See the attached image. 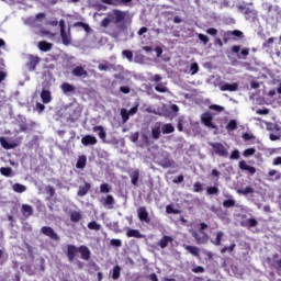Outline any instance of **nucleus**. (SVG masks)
I'll return each mask as SVG.
<instances>
[{
	"instance_id": "obj_2",
	"label": "nucleus",
	"mask_w": 281,
	"mask_h": 281,
	"mask_svg": "<svg viewBox=\"0 0 281 281\" xmlns=\"http://www.w3.org/2000/svg\"><path fill=\"white\" fill-rule=\"evenodd\" d=\"M125 20H126V12L120 9H114L111 12H108V16L101 21V27H109L110 23H114L115 25H119V23H122Z\"/></svg>"
},
{
	"instance_id": "obj_17",
	"label": "nucleus",
	"mask_w": 281,
	"mask_h": 281,
	"mask_svg": "<svg viewBox=\"0 0 281 281\" xmlns=\"http://www.w3.org/2000/svg\"><path fill=\"white\" fill-rule=\"evenodd\" d=\"M89 190H91V183L85 182L83 186L79 187L77 194L78 196H87V194L89 193Z\"/></svg>"
},
{
	"instance_id": "obj_9",
	"label": "nucleus",
	"mask_w": 281,
	"mask_h": 281,
	"mask_svg": "<svg viewBox=\"0 0 281 281\" xmlns=\"http://www.w3.org/2000/svg\"><path fill=\"white\" fill-rule=\"evenodd\" d=\"M100 203L106 210H113V206L115 205V198H113V195H111V194H108L106 196H102L100 199Z\"/></svg>"
},
{
	"instance_id": "obj_60",
	"label": "nucleus",
	"mask_w": 281,
	"mask_h": 281,
	"mask_svg": "<svg viewBox=\"0 0 281 281\" xmlns=\"http://www.w3.org/2000/svg\"><path fill=\"white\" fill-rule=\"evenodd\" d=\"M110 245L112 247H122V240L121 239H111Z\"/></svg>"
},
{
	"instance_id": "obj_3",
	"label": "nucleus",
	"mask_w": 281,
	"mask_h": 281,
	"mask_svg": "<svg viewBox=\"0 0 281 281\" xmlns=\"http://www.w3.org/2000/svg\"><path fill=\"white\" fill-rule=\"evenodd\" d=\"M207 224L202 222L199 224L198 231H190L192 238H194L196 245H207L210 243V235L205 232Z\"/></svg>"
},
{
	"instance_id": "obj_29",
	"label": "nucleus",
	"mask_w": 281,
	"mask_h": 281,
	"mask_svg": "<svg viewBox=\"0 0 281 281\" xmlns=\"http://www.w3.org/2000/svg\"><path fill=\"white\" fill-rule=\"evenodd\" d=\"M71 223H80L82 221V214L78 211H74L70 213Z\"/></svg>"
},
{
	"instance_id": "obj_36",
	"label": "nucleus",
	"mask_w": 281,
	"mask_h": 281,
	"mask_svg": "<svg viewBox=\"0 0 281 281\" xmlns=\"http://www.w3.org/2000/svg\"><path fill=\"white\" fill-rule=\"evenodd\" d=\"M237 194H243L244 196H247V194H254V188L246 187L245 189H238Z\"/></svg>"
},
{
	"instance_id": "obj_18",
	"label": "nucleus",
	"mask_w": 281,
	"mask_h": 281,
	"mask_svg": "<svg viewBox=\"0 0 281 281\" xmlns=\"http://www.w3.org/2000/svg\"><path fill=\"white\" fill-rule=\"evenodd\" d=\"M22 214L25 218H30L34 214V209L30 204H22Z\"/></svg>"
},
{
	"instance_id": "obj_43",
	"label": "nucleus",
	"mask_w": 281,
	"mask_h": 281,
	"mask_svg": "<svg viewBox=\"0 0 281 281\" xmlns=\"http://www.w3.org/2000/svg\"><path fill=\"white\" fill-rule=\"evenodd\" d=\"M0 173L3 177H11L12 176V169L10 167H2V168H0Z\"/></svg>"
},
{
	"instance_id": "obj_22",
	"label": "nucleus",
	"mask_w": 281,
	"mask_h": 281,
	"mask_svg": "<svg viewBox=\"0 0 281 281\" xmlns=\"http://www.w3.org/2000/svg\"><path fill=\"white\" fill-rule=\"evenodd\" d=\"M239 168H240V170H246L247 172H249L251 175H256V167H251V166L247 165V161H245V160L239 161Z\"/></svg>"
},
{
	"instance_id": "obj_33",
	"label": "nucleus",
	"mask_w": 281,
	"mask_h": 281,
	"mask_svg": "<svg viewBox=\"0 0 281 281\" xmlns=\"http://www.w3.org/2000/svg\"><path fill=\"white\" fill-rule=\"evenodd\" d=\"M151 137L153 139H159L161 137V126H155L151 128Z\"/></svg>"
},
{
	"instance_id": "obj_46",
	"label": "nucleus",
	"mask_w": 281,
	"mask_h": 281,
	"mask_svg": "<svg viewBox=\"0 0 281 281\" xmlns=\"http://www.w3.org/2000/svg\"><path fill=\"white\" fill-rule=\"evenodd\" d=\"M109 69H115V66L112 64H100L99 65V70L100 71H109Z\"/></svg>"
},
{
	"instance_id": "obj_10",
	"label": "nucleus",
	"mask_w": 281,
	"mask_h": 281,
	"mask_svg": "<svg viewBox=\"0 0 281 281\" xmlns=\"http://www.w3.org/2000/svg\"><path fill=\"white\" fill-rule=\"evenodd\" d=\"M214 117H212V114L210 112H205L201 115V122L206 126L207 128H217V126L212 122Z\"/></svg>"
},
{
	"instance_id": "obj_26",
	"label": "nucleus",
	"mask_w": 281,
	"mask_h": 281,
	"mask_svg": "<svg viewBox=\"0 0 281 281\" xmlns=\"http://www.w3.org/2000/svg\"><path fill=\"white\" fill-rule=\"evenodd\" d=\"M183 248L191 254V256H194L195 258H199V247L196 246H190V245H183Z\"/></svg>"
},
{
	"instance_id": "obj_19",
	"label": "nucleus",
	"mask_w": 281,
	"mask_h": 281,
	"mask_svg": "<svg viewBox=\"0 0 281 281\" xmlns=\"http://www.w3.org/2000/svg\"><path fill=\"white\" fill-rule=\"evenodd\" d=\"M127 238H144V235L139 229L128 228L126 232Z\"/></svg>"
},
{
	"instance_id": "obj_53",
	"label": "nucleus",
	"mask_w": 281,
	"mask_h": 281,
	"mask_svg": "<svg viewBox=\"0 0 281 281\" xmlns=\"http://www.w3.org/2000/svg\"><path fill=\"white\" fill-rule=\"evenodd\" d=\"M177 122V130L179 133H183V116L178 117Z\"/></svg>"
},
{
	"instance_id": "obj_63",
	"label": "nucleus",
	"mask_w": 281,
	"mask_h": 281,
	"mask_svg": "<svg viewBox=\"0 0 281 281\" xmlns=\"http://www.w3.org/2000/svg\"><path fill=\"white\" fill-rule=\"evenodd\" d=\"M206 34H210V36H216V34H218V30L214 27L207 29Z\"/></svg>"
},
{
	"instance_id": "obj_20",
	"label": "nucleus",
	"mask_w": 281,
	"mask_h": 281,
	"mask_svg": "<svg viewBox=\"0 0 281 281\" xmlns=\"http://www.w3.org/2000/svg\"><path fill=\"white\" fill-rule=\"evenodd\" d=\"M220 89L222 91H238V85L236 82H234V83H222L220 86Z\"/></svg>"
},
{
	"instance_id": "obj_50",
	"label": "nucleus",
	"mask_w": 281,
	"mask_h": 281,
	"mask_svg": "<svg viewBox=\"0 0 281 281\" xmlns=\"http://www.w3.org/2000/svg\"><path fill=\"white\" fill-rule=\"evenodd\" d=\"M252 155H256V148H247L244 150L243 156L244 157H252Z\"/></svg>"
},
{
	"instance_id": "obj_15",
	"label": "nucleus",
	"mask_w": 281,
	"mask_h": 281,
	"mask_svg": "<svg viewBox=\"0 0 281 281\" xmlns=\"http://www.w3.org/2000/svg\"><path fill=\"white\" fill-rule=\"evenodd\" d=\"M224 237H225V233L223 231H218L216 233L215 238L211 239L212 245H214L215 247H221Z\"/></svg>"
},
{
	"instance_id": "obj_23",
	"label": "nucleus",
	"mask_w": 281,
	"mask_h": 281,
	"mask_svg": "<svg viewBox=\"0 0 281 281\" xmlns=\"http://www.w3.org/2000/svg\"><path fill=\"white\" fill-rule=\"evenodd\" d=\"M93 133H98V136L100 139H106V132L104 131V127L101 125H97L92 128Z\"/></svg>"
},
{
	"instance_id": "obj_5",
	"label": "nucleus",
	"mask_w": 281,
	"mask_h": 281,
	"mask_svg": "<svg viewBox=\"0 0 281 281\" xmlns=\"http://www.w3.org/2000/svg\"><path fill=\"white\" fill-rule=\"evenodd\" d=\"M136 212L138 221H140V223H146V225H150V215L148 214V209H146V206H139Z\"/></svg>"
},
{
	"instance_id": "obj_12",
	"label": "nucleus",
	"mask_w": 281,
	"mask_h": 281,
	"mask_svg": "<svg viewBox=\"0 0 281 281\" xmlns=\"http://www.w3.org/2000/svg\"><path fill=\"white\" fill-rule=\"evenodd\" d=\"M72 76H75V78H87L89 72L85 69V67L77 66L72 69Z\"/></svg>"
},
{
	"instance_id": "obj_45",
	"label": "nucleus",
	"mask_w": 281,
	"mask_h": 281,
	"mask_svg": "<svg viewBox=\"0 0 281 281\" xmlns=\"http://www.w3.org/2000/svg\"><path fill=\"white\" fill-rule=\"evenodd\" d=\"M229 41H234V37L232 35V31H226L223 35V42L227 44Z\"/></svg>"
},
{
	"instance_id": "obj_6",
	"label": "nucleus",
	"mask_w": 281,
	"mask_h": 281,
	"mask_svg": "<svg viewBox=\"0 0 281 281\" xmlns=\"http://www.w3.org/2000/svg\"><path fill=\"white\" fill-rule=\"evenodd\" d=\"M60 36L64 45H71V33L65 31V20L59 21Z\"/></svg>"
},
{
	"instance_id": "obj_55",
	"label": "nucleus",
	"mask_w": 281,
	"mask_h": 281,
	"mask_svg": "<svg viewBox=\"0 0 281 281\" xmlns=\"http://www.w3.org/2000/svg\"><path fill=\"white\" fill-rule=\"evenodd\" d=\"M199 41H201L203 43V45H207V43H210V37H207V35L205 34H199L198 35Z\"/></svg>"
},
{
	"instance_id": "obj_61",
	"label": "nucleus",
	"mask_w": 281,
	"mask_h": 281,
	"mask_svg": "<svg viewBox=\"0 0 281 281\" xmlns=\"http://www.w3.org/2000/svg\"><path fill=\"white\" fill-rule=\"evenodd\" d=\"M160 166L162 168H171L172 167V161H170V159H166L162 162H160Z\"/></svg>"
},
{
	"instance_id": "obj_54",
	"label": "nucleus",
	"mask_w": 281,
	"mask_h": 281,
	"mask_svg": "<svg viewBox=\"0 0 281 281\" xmlns=\"http://www.w3.org/2000/svg\"><path fill=\"white\" fill-rule=\"evenodd\" d=\"M46 194H48V196L52 199L53 196L56 195V189H54V187H52V186H47Z\"/></svg>"
},
{
	"instance_id": "obj_59",
	"label": "nucleus",
	"mask_w": 281,
	"mask_h": 281,
	"mask_svg": "<svg viewBox=\"0 0 281 281\" xmlns=\"http://www.w3.org/2000/svg\"><path fill=\"white\" fill-rule=\"evenodd\" d=\"M193 273H205V268L203 266H198L192 268Z\"/></svg>"
},
{
	"instance_id": "obj_31",
	"label": "nucleus",
	"mask_w": 281,
	"mask_h": 281,
	"mask_svg": "<svg viewBox=\"0 0 281 281\" xmlns=\"http://www.w3.org/2000/svg\"><path fill=\"white\" fill-rule=\"evenodd\" d=\"M130 178L132 179V184L137 186L139 181V170L136 169L132 173H130Z\"/></svg>"
},
{
	"instance_id": "obj_56",
	"label": "nucleus",
	"mask_w": 281,
	"mask_h": 281,
	"mask_svg": "<svg viewBox=\"0 0 281 281\" xmlns=\"http://www.w3.org/2000/svg\"><path fill=\"white\" fill-rule=\"evenodd\" d=\"M75 27H83V30H85L86 32H89V30H91V29L89 27V24H87V23H85V22H76V23H75Z\"/></svg>"
},
{
	"instance_id": "obj_64",
	"label": "nucleus",
	"mask_w": 281,
	"mask_h": 281,
	"mask_svg": "<svg viewBox=\"0 0 281 281\" xmlns=\"http://www.w3.org/2000/svg\"><path fill=\"white\" fill-rule=\"evenodd\" d=\"M120 91H121V93L128 94V93H131V88L128 86H121Z\"/></svg>"
},
{
	"instance_id": "obj_21",
	"label": "nucleus",
	"mask_w": 281,
	"mask_h": 281,
	"mask_svg": "<svg viewBox=\"0 0 281 281\" xmlns=\"http://www.w3.org/2000/svg\"><path fill=\"white\" fill-rule=\"evenodd\" d=\"M41 99L43 104H49L52 102V92L49 90H42Z\"/></svg>"
},
{
	"instance_id": "obj_32",
	"label": "nucleus",
	"mask_w": 281,
	"mask_h": 281,
	"mask_svg": "<svg viewBox=\"0 0 281 281\" xmlns=\"http://www.w3.org/2000/svg\"><path fill=\"white\" fill-rule=\"evenodd\" d=\"M161 131L164 135H170L175 131V126L171 123H167L162 125Z\"/></svg>"
},
{
	"instance_id": "obj_57",
	"label": "nucleus",
	"mask_w": 281,
	"mask_h": 281,
	"mask_svg": "<svg viewBox=\"0 0 281 281\" xmlns=\"http://www.w3.org/2000/svg\"><path fill=\"white\" fill-rule=\"evenodd\" d=\"M193 192H203V184L201 182H195L193 184Z\"/></svg>"
},
{
	"instance_id": "obj_13",
	"label": "nucleus",
	"mask_w": 281,
	"mask_h": 281,
	"mask_svg": "<svg viewBox=\"0 0 281 281\" xmlns=\"http://www.w3.org/2000/svg\"><path fill=\"white\" fill-rule=\"evenodd\" d=\"M81 144L83 146H95V144H98V138L92 135H86L81 138Z\"/></svg>"
},
{
	"instance_id": "obj_44",
	"label": "nucleus",
	"mask_w": 281,
	"mask_h": 281,
	"mask_svg": "<svg viewBox=\"0 0 281 281\" xmlns=\"http://www.w3.org/2000/svg\"><path fill=\"white\" fill-rule=\"evenodd\" d=\"M231 34H232L233 38H239V40L245 38V34L239 30L231 31Z\"/></svg>"
},
{
	"instance_id": "obj_42",
	"label": "nucleus",
	"mask_w": 281,
	"mask_h": 281,
	"mask_svg": "<svg viewBox=\"0 0 281 281\" xmlns=\"http://www.w3.org/2000/svg\"><path fill=\"white\" fill-rule=\"evenodd\" d=\"M210 212L216 214V216H221L223 214V209L221 206L212 205Z\"/></svg>"
},
{
	"instance_id": "obj_49",
	"label": "nucleus",
	"mask_w": 281,
	"mask_h": 281,
	"mask_svg": "<svg viewBox=\"0 0 281 281\" xmlns=\"http://www.w3.org/2000/svg\"><path fill=\"white\" fill-rule=\"evenodd\" d=\"M122 56L127 58V60H130V63H133V50L125 49L122 52Z\"/></svg>"
},
{
	"instance_id": "obj_16",
	"label": "nucleus",
	"mask_w": 281,
	"mask_h": 281,
	"mask_svg": "<svg viewBox=\"0 0 281 281\" xmlns=\"http://www.w3.org/2000/svg\"><path fill=\"white\" fill-rule=\"evenodd\" d=\"M169 243H175V238H172L171 236L165 235L159 241H158V246L160 249H166V247H168Z\"/></svg>"
},
{
	"instance_id": "obj_30",
	"label": "nucleus",
	"mask_w": 281,
	"mask_h": 281,
	"mask_svg": "<svg viewBox=\"0 0 281 281\" xmlns=\"http://www.w3.org/2000/svg\"><path fill=\"white\" fill-rule=\"evenodd\" d=\"M12 190L16 192L18 194H23L27 190V187L21 184V183H14L12 186Z\"/></svg>"
},
{
	"instance_id": "obj_48",
	"label": "nucleus",
	"mask_w": 281,
	"mask_h": 281,
	"mask_svg": "<svg viewBox=\"0 0 281 281\" xmlns=\"http://www.w3.org/2000/svg\"><path fill=\"white\" fill-rule=\"evenodd\" d=\"M236 205V200H225L223 202V207L229 209V207H234Z\"/></svg>"
},
{
	"instance_id": "obj_24",
	"label": "nucleus",
	"mask_w": 281,
	"mask_h": 281,
	"mask_svg": "<svg viewBox=\"0 0 281 281\" xmlns=\"http://www.w3.org/2000/svg\"><path fill=\"white\" fill-rule=\"evenodd\" d=\"M133 0H101L105 5H121V3H131Z\"/></svg>"
},
{
	"instance_id": "obj_7",
	"label": "nucleus",
	"mask_w": 281,
	"mask_h": 281,
	"mask_svg": "<svg viewBox=\"0 0 281 281\" xmlns=\"http://www.w3.org/2000/svg\"><path fill=\"white\" fill-rule=\"evenodd\" d=\"M232 53L237 55L239 60H247V56H249V48H243L240 52V45L232 46Z\"/></svg>"
},
{
	"instance_id": "obj_4",
	"label": "nucleus",
	"mask_w": 281,
	"mask_h": 281,
	"mask_svg": "<svg viewBox=\"0 0 281 281\" xmlns=\"http://www.w3.org/2000/svg\"><path fill=\"white\" fill-rule=\"evenodd\" d=\"M210 146L213 148L215 155H218V157L229 156V151H227V148L222 143H211Z\"/></svg>"
},
{
	"instance_id": "obj_38",
	"label": "nucleus",
	"mask_w": 281,
	"mask_h": 281,
	"mask_svg": "<svg viewBox=\"0 0 281 281\" xmlns=\"http://www.w3.org/2000/svg\"><path fill=\"white\" fill-rule=\"evenodd\" d=\"M155 91H157L158 93H168V87H166V83L160 82L155 86Z\"/></svg>"
},
{
	"instance_id": "obj_25",
	"label": "nucleus",
	"mask_w": 281,
	"mask_h": 281,
	"mask_svg": "<svg viewBox=\"0 0 281 281\" xmlns=\"http://www.w3.org/2000/svg\"><path fill=\"white\" fill-rule=\"evenodd\" d=\"M60 89H61L63 93H74V91H76V87H74V85H71L69 82H64L60 86Z\"/></svg>"
},
{
	"instance_id": "obj_62",
	"label": "nucleus",
	"mask_w": 281,
	"mask_h": 281,
	"mask_svg": "<svg viewBox=\"0 0 281 281\" xmlns=\"http://www.w3.org/2000/svg\"><path fill=\"white\" fill-rule=\"evenodd\" d=\"M231 159H240V151H238L237 149L233 150V153L231 154Z\"/></svg>"
},
{
	"instance_id": "obj_35",
	"label": "nucleus",
	"mask_w": 281,
	"mask_h": 281,
	"mask_svg": "<svg viewBox=\"0 0 281 281\" xmlns=\"http://www.w3.org/2000/svg\"><path fill=\"white\" fill-rule=\"evenodd\" d=\"M88 229H92L93 232H100L102 229V225L98 224V222L92 221L88 223Z\"/></svg>"
},
{
	"instance_id": "obj_47",
	"label": "nucleus",
	"mask_w": 281,
	"mask_h": 281,
	"mask_svg": "<svg viewBox=\"0 0 281 281\" xmlns=\"http://www.w3.org/2000/svg\"><path fill=\"white\" fill-rule=\"evenodd\" d=\"M258 226V220L256 218H248L246 221V227L251 228V227H257Z\"/></svg>"
},
{
	"instance_id": "obj_40",
	"label": "nucleus",
	"mask_w": 281,
	"mask_h": 281,
	"mask_svg": "<svg viewBox=\"0 0 281 281\" xmlns=\"http://www.w3.org/2000/svg\"><path fill=\"white\" fill-rule=\"evenodd\" d=\"M238 128V122L236 120H231L226 125V131H236Z\"/></svg>"
},
{
	"instance_id": "obj_27",
	"label": "nucleus",
	"mask_w": 281,
	"mask_h": 281,
	"mask_svg": "<svg viewBox=\"0 0 281 281\" xmlns=\"http://www.w3.org/2000/svg\"><path fill=\"white\" fill-rule=\"evenodd\" d=\"M86 166H87V156L85 155L79 156L76 164V168H78L79 170H82L83 168H86Z\"/></svg>"
},
{
	"instance_id": "obj_39",
	"label": "nucleus",
	"mask_w": 281,
	"mask_h": 281,
	"mask_svg": "<svg viewBox=\"0 0 281 281\" xmlns=\"http://www.w3.org/2000/svg\"><path fill=\"white\" fill-rule=\"evenodd\" d=\"M111 190H112L111 184H109V183H101L100 184L101 194H109V192H111Z\"/></svg>"
},
{
	"instance_id": "obj_58",
	"label": "nucleus",
	"mask_w": 281,
	"mask_h": 281,
	"mask_svg": "<svg viewBox=\"0 0 281 281\" xmlns=\"http://www.w3.org/2000/svg\"><path fill=\"white\" fill-rule=\"evenodd\" d=\"M35 111H37V113H43V111H45V104L41 103V102H37L35 104Z\"/></svg>"
},
{
	"instance_id": "obj_8",
	"label": "nucleus",
	"mask_w": 281,
	"mask_h": 281,
	"mask_svg": "<svg viewBox=\"0 0 281 281\" xmlns=\"http://www.w3.org/2000/svg\"><path fill=\"white\" fill-rule=\"evenodd\" d=\"M27 58L26 67L29 71H36V67L38 63H41V57H38V55H29Z\"/></svg>"
},
{
	"instance_id": "obj_51",
	"label": "nucleus",
	"mask_w": 281,
	"mask_h": 281,
	"mask_svg": "<svg viewBox=\"0 0 281 281\" xmlns=\"http://www.w3.org/2000/svg\"><path fill=\"white\" fill-rule=\"evenodd\" d=\"M190 74H191V76H195V74H199V64L198 63L191 64Z\"/></svg>"
},
{
	"instance_id": "obj_41",
	"label": "nucleus",
	"mask_w": 281,
	"mask_h": 281,
	"mask_svg": "<svg viewBox=\"0 0 281 281\" xmlns=\"http://www.w3.org/2000/svg\"><path fill=\"white\" fill-rule=\"evenodd\" d=\"M121 117L123 123L126 124V121L131 117V113H128L127 109H121Z\"/></svg>"
},
{
	"instance_id": "obj_1",
	"label": "nucleus",
	"mask_w": 281,
	"mask_h": 281,
	"mask_svg": "<svg viewBox=\"0 0 281 281\" xmlns=\"http://www.w3.org/2000/svg\"><path fill=\"white\" fill-rule=\"evenodd\" d=\"M66 256L68 259V262H74L76 258H78V254H80L81 260L89 261L91 260V250L86 245L76 246L74 244H68L66 246Z\"/></svg>"
},
{
	"instance_id": "obj_34",
	"label": "nucleus",
	"mask_w": 281,
	"mask_h": 281,
	"mask_svg": "<svg viewBox=\"0 0 281 281\" xmlns=\"http://www.w3.org/2000/svg\"><path fill=\"white\" fill-rule=\"evenodd\" d=\"M221 191L218 190V187L214 186V187H207L206 188V194L209 196H212V195H215L217 196V194L220 193Z\"/></svg>"
},
{
	"instance_id": "obj_37",
	"label": "nucleus",
	"mask_w": 281,
	"mask_h": 281,
	"mask_svg": "<svg viewBox=\"0 0 281 281\" xmlns=\"http://www.w3.org/2000/svg\"><path fill=\"white\" fill-rule=\"evenodd\" d=\"M121 271H122V268L120 266H114L113 272H112V279L120 280Z\"/></svg>"
},
{
	"instance_id": "obj_14",
	"label": "nucleus",
	"mask_w": 281,
	"mask_h": 281,
	"mask_svg": "<svg viewBox=\"0 0 281 281\" xmlns=\"http://www.w3.org/2000/svg\"><path fill=\"white\" fill-rule=\"evenodd\" d=\"M0 145L2 146V148H4V150H12L19 146V144H16V143L8 142V138H5L3 136L0 137Z\"/></svg>"
},
{
	"instance_id": "obj_28",
	"label": "nucleus",
	"mask_w": 281,
	"mask_h": 281,
	"mask_svg": "<svg viewBox=\"0 0 281 281\" xmlns=\"http://www.w3.org/2000/svg\"><path fill=\"white\" fill-rule=\"evenodd\" d=\"M38 49L41 52H49V50H52V43L41 41V42H38Z\"/></svg>"
},
{
	"instance_id": "obj_11",
	"label": "nucleus",
	"mask_w": 281,
	"mask_h": 281,
	"mask_svg": "<svg viewBox=\"0 0 281 281\" xmlns=\"http://www.w3.org/2000/svg\"><path fill=\"white\" fill-rule=\"evenodd\" d=\"M41 232L44 234V236H47L50 238V240H60V237L58 234L54 231V228L49 226H44L41 228Z\"/></svg>"
},
{
	"instance_id": "obj_52",
	"label": "nucleus",
	"mask_w": 281,
	"mask_h": 281,
	"mask_svg": "<svg viewBox=\"0 0 281 281\" xmlns=\"http://www.w3.org/2000/svg\"><path fill=\"white\" fill-rule=\"evenodd\" d=\"M209 109L211 111H216V113H223V111H225V108L224 106H221V105H216V104H211L209 106Z\"/></svg>"
}]
</instances>
